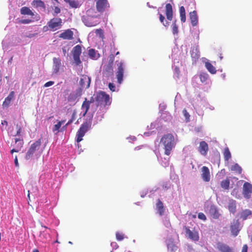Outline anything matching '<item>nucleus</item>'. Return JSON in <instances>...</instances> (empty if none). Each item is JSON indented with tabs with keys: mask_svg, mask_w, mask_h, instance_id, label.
<instances>
[{
	"mask_svg": "<svg viewBox=\"0 0 252 252\" xmlns=\"http://www.w3.org/2000/svg\"><path fill=\"white\" fill-rule=\"evenodd\" d=\"M209 148L208 144L204 141H201L198 147V151L203 156L207 155Z\"/></svg>",
	"mask_w": 252,
	"mask_h": 252,
	"instance_id": "16",
	"label": "nucleus"
},
{
	"mask_svg": "<svg viewBox=\"0 0 252 252\" xmlns=\"http://www.w3.org/2000/svg\"><path fill=\"white\" fill-rule=\"evenodd\" d=\"M229 185L230 181L229 179L228 178L222 181L220 183V186L221 188L224 189H228L229 187Z\"/></svg>",
	"mask_w": 252,
	"mask_h": 252,
	"instance_id": "35",
	"label": "nucleus"
},
{
	"mask_svg": "<svg viewBox=\"0 0 252 252\" xmlns=\"http://www.w3.org/2000/svg\"><path fill=\"white\" fill-rule=\"evenodd\" d=\"M89 55L90 57L93 60H96L97 58V57L96 56V52L94 49H91L89 50Z\"/></svg>",
	"mask_w": 252,
	"mask_h": 252,
	"instance_id": "40",
	"label": "nucleus"
},
{
	"mask_svg": "<svg viewBox=\"0 0 252 252\" xmlns=\"http://www.w3.org/2000/svg\"><path fill=\"white\" fill-rule=\"evenodd\" d=\"M198 218L200 220H203L204 221L207 220L206 216L203 213H199L198 214Z\"/></svg>",
	"mask_w": 252,
	"mask_h": 252,
	"instance_id": "51",
	"label": "nucleus"
},
{
	"mask_svg": "<svg viewBox=\"0 0 252 252\" xmlns=\"http://www.w3.org/2000/svg\"><path fill=\"white\" fill-rule=\"evenodd\" d=\"M201 178L205 182H208L210 180V173L209 168L207 166H203L201 168Z\"/></svg>",
	"mask_w": 252,
	"mask_h": 252,
	"instance_id": "14",
	"label": "nucleus"
},
{
	"mask_svg": "<svg viewBox=\"0 0 252 252\" xmlns=\"http://www.w3.org/2000/svg\"><path fill=\"white\" fill-rule=\"evenodd\" d=\"M243 195L246 198H250L251 194L252 193V185L248 183L245 182L243 185Z\"/></svg>",
	"mask_w": 252,
	"mask_h": 252,
	"instance_id": "9",
	"label": "nucleus"
},
{
	"mask_svg": "<svg viewBox=\"0 0 252 252\" xmlns=\"http://www.w3.org/2000/svg\"><path fill=\"white\" fill-rule=\"evenodd\" d=\"M91 123L90 122H85L83 123L76 133V141L77 143L81 142L83 140V137L85 135L87 131L91 128Z\"/></svg>",
	"mask_w": 252,
	"mask_h": 252,
	"instance_id": "5",
	"label": "nucleus"
},
{
	"mask_svg": "<svg viewBox=\"0 0 252 252\" xmlns=\"http://www.w3.org/2000/svg\"><path fill=\"white\" fill-rule=\"evenodd\" d=\"M14 163H15V166H16L17 167H19V163H18V158H17V156H15Z\"/></svg>",
	"mask_w": 252,
	"mask_h": 252,
	"instance_id": "56",
	"label": "nucleus"
},
{
	"mask_svg": "<svg viewBox=\"0 0 252 252\" xmlns=\"http://www.w3.org/2000/svg\"><path fill=\"white\" fill-rule=\"evenodd\" d=\"M32 252H39V251L37 250V249H34L33 251H32Z\"/></svg>",
	"mask_w": 252,
	"mask_h": 252,
	"instance_id": "64",
	"label": "nucleus"
},
{
	"mask_svg": "<svg viewBox=\"0 0 252 252\" xmlns=\"http://www.w3.org/2000/svg\"><path fill=\"white\" fill-rule=\"evenodd\" d=\"M109 6L107 0H97L96 7L99 12H103L105 9Z\"/></svg>",
	"mask_w": 252,
	"mask_h": 252,
	"instance_id": "11",
	"label": "nucleus"
},
{
	"mask_svg": "<svg viewBox=\"0 0 252 252\" xmlns=\"http://www.w3.org/2000/svg\"><path fill=\"white\" fill-rule=\"evenodd\" d=\"M73 33L70 30H67L61 33L59 37L64 39L71 40L73 39Z\"/></svg>",
	"mask_w": 252,
	"mask_h": 252,
	"instance_id": "21",
	"label": "nucleus"
},
{
	"mask_svg": "<svg viewBox=\"0 0 252 252\" xmlns=\"http://www.w3.org/2000/svg\"><path fill=\"white\" fill-rule=\"evenodd\" d=\"M205 67L210 73L214 74L216 73V68L209 62L205 63Z\"/></svg>",
	"mask_w": 252,
	"mask_h": 252,
	"instance_id": "29",
	"label": "nucleus"
},
{
	"mask_svg": "<svg viewBox=\"0 0 252 252\" xmlns=\"http://www.w3.org/2000/svg\"><path fill=\"white\" fill-rule=\"evenodd\" d=\"M39 237L43 242H45L49 237V234L45 231H43L39 235Z\"/></svg>",
	"mask_w": 252,
	"mask_h": 252,
	"instance_id": "37",
	"label": "nucleus"
},
{
	"mask_svg": "<svg viewBox=\"0 0 252 252\" xmlns=\"http://www.w3.org/2000/svg\"><path fill=\"white\" fill-rule=\"evenodd\" d=\"M69 4L70 6L72 8H77L79 6V3L78 1H75V0H70V1H69Z\"/></svg>",
	"mask_w": 252,
	"mask_h": 252,
	"instance_id": "43",
	"label": "nucleus"
},
{
	"mask_svg": "<svg viewBox=\"0 0 252 252\" xmlns=\"http://www.w3.org/2000/svg\"><path fill=\"white\" fill-rule=\"evenodd\" d=\"M228 209L229 211L234 213L236 211V202L234 200H231L229 201L228 206Z\"/></svg>",
	"mask_w": 252,
	"mask_h": 252,
	"instance_id": "32",
	"label": "nucleus"
},
{
	"mask_svg": "<svg viewBox=\"0 0 252 252\" xmlns=\"http://www.w3.org/2000/svg\"><path fill=\"white\" fill-rule=\"evenodd\" d=\"M20 13L22 15H28L30 16H33L34 13L32 10L27 6L23 7L20 9Z\"/></svg>",
	"mask_w": 252,
	"mask_h": 252,
	"instance_id": "27",
	"label": "nucleus"
},
{
	"mask_svg": "<svg viewBox=\"0 0 252 252\" xmlns=\"http://www.w3.org/2000/svg\"><path fill=\"white\" fill-rule=\"evenodd\" d=\"M116 239L118 241H122L124 238V235L120 232H117L116 234Z\"/></svg>",
	"mask_w": 252,
	"mask_h": 252,
	"instance_id": "47",
	"label": "nucleus"
},
{
	"mask_svg": "<svg viewBox=\"0 0 252 252\" xmlns=\"http://www.w3.org/2000/svg\"><path fill=\"white\" fill-rule=\"evenodd\" d=\"M91 101H87V98H85V100L82 103L81 109L84 111L83 116H85L87 113L90 106Z\"/></svg>",
	"mask_w": 252,
	"mask_h": 252,
	"instance_id": "23",
	"label": "nucleus"
},
{
	"mask_svg": "<svg viewBox=\"0 0 252 252\" xmlns=\"http://www.w3.org/2000/svg\"><path fill=\"white\" fill-rule=\"evenodd\" d=\"M12 60H13V57H11L10 58V59L9 60V61H8V63H12Z\"/></svg>",
	"mask_w": 252,
	"mask_h": 252,
	"instance_id": "63",
	"label": "nucleus"
},
{
	"mask_svg": "<svg viewBox=\"0 0 252 252\" xmlns=\"http://www.w3.org/2000/svg\"><path fill=\"white\" fill-rule=\"evenodd\" d=\"M14 95L15 92L14 91H11L9 93L7 97L5 98L4 101L3 102V107H8L9 106L11 100H13L14 97Z\"/></svg>",
	"mask_w": 252,
	"mask_h": 252,
	"instance_id": "20",
	"label": "nucleus"
},
{
	"mask_svg": "<svg viewBox=\"0 0 252 252\" xmlns=\"http://www.w3.org/2000/svg\"><path fill=\"white\" fill-rule=\"evenodd\" d=\"M115 55L113 54H110L109 56V61L107 64L113 65Z\"/></svg>",
	"mask_w": 252,
	"mask_h": 252,
	"instance_id": "46",
	"label": "nucleus"
},
{
	"mask_svg": "<svg viewBox=\"0 0 252 252\" xmlns=\"http://www.w3.org/2000/svg\"><path fill=\"white\" fill-rule=\"evenodd\" d=\"M252 215V212L251 210L246 209L243 211L241 215V218L243 220H246L248 217Z\"/></svg>",
	"mask_w": 252,
	"mask_h": 252,
	"instance_id": "36",
	"label": "nucleus"
},
{
	"mask_svg": "<svg viewBox=\"0 0 252 252\" xmlns=\"http://www.w3.org/2000/svg\"><path fill=\"white\" fill-rule=\"evenodd\" d=\"M172 33L173 34H177L178 33V27L176 24V20H175L172 25Z\"/></svg>",
	"mask_w": 252,
	"mask_h": 252,
	"instance_id": "39",
	"label": "nucleus"
},
{
	"mask_svg": "<svg viewBox=\"0 0 252 252\" xmlns=\"http://www.w3.org/2000/svg\"><path fill=\"white\" fill-rule=\"evenodd\" d=\"M160 143L164 146L165 155L169 156L176 144L174 136L171 133L164 134L161 137Z\"/></svg>",
	"mask_w": 252,
	"mask_h": 252,
	"instance_id": "2",
	"label": "nucleus"
},
{
	"mask_svg": "<svg viewBox=\"0 0 252 252\" xmlns=\"http://www.w3.org/2000/svg\"><path fill=\"white\" fill-rule=\"evenodd\" d=\"M15 148L10 151L11 154H13L14 152H19L21 148L23 147L24 142L22 138H16L15 139Z\"/></svg>",
	"mask_w": 252,
	"mask_h": 252,
	"instance_id": "15",
	"label": "nucleus"
},
{
	"mask_svg": "<svg viewBox=\"0 0 252 252\" xmlns=\"http://www.w3.org/2000/svg\"><path fill=\"white\" fill-rule=\"evenodd\" d=\"M168 249L170 252H175V251H177L178 247L174 244H172L168 245Z\"/></svg>",
	"mask_w": 252,
	"mask_h": 252,
	"instance_id": "44",
	"label": "nucleus"
},
{
	"mask_svg": "<svg viewBox=\"0 0 252 252\" xmlns=\"http://www.w3.org/2000/svg\"><path fill=\"white\" fill-rule=\"evenodd\" d=\"M73 120L70 119L67 123V124L65 125V126H64V127H66V126H67L68 125L71 124L72 122H73Z\"/></svg>",
	"mask_w": 252,
	"mask_h": 252,
	"instance_id": "60",
	"label": "nucleus"
},
{
	"mask_svg": "<svg viewBox=\"0 0 252 252\" xmlns=\"http://www.w3.org/2000/svg\"><path fill=\"white\" fill-rule=\"evenodd\" d=\"M223 156L225 161H228L231 158V153L227 147L224 149Z\"/></svg>",
	"mask_w": 252,
	"mask_h": 252,
	"instance_id": "33",
	"label": "nucleus"
},
{
	"mask_svg": "<svg viewBox=\"0 0 252 252\" xmlns=\"http://www.w3.org/2000/svg\"><path fill=\"white\" fill-rule=\"evenodd\" d=\"M74 63L76 65H79L81 63L80 59V56H73Z\"/></svg>",
	"mask_w": 252,
	"mask_h": 252,
	"instance_id": "45",
	"label": "nucleus"
},
{
	"mask_svg": "<svg viewBox=\"0 0 252 252\" xmlns=\"http://www.w3.org/2000/svg\"><path fill=\"white\" fill-rule=\"evenodd\" d=\"M7 124H8L7 122L6 121L4 120V121H2V122H1V125H7Z\"/></svg>",
	"mask_w": 252,
	"mask_h": 252,
	"instance_id": "62",
	"label": "nucleus"
},
{
	"mask_svg": "<svg viewBox=\"0 0 252 252\" xmlns=\"http://www.w3.org/2000/svg\"><path fill=\"white\" fill-rule=\"evenodd\" d=\"M22 128H19V129H17L16 134L17 136H19L21 135V133L22 132Z\"/></svg>",
	"mask_w": 252,
	"mask_h": 252,
	"instance_id": "58",
	"label": "nucleus"
},
{
	"mask_svg": "<svg viewBox=\"0 0 252 252\" xmlns=\"http://www.w3.org/2000/svg\"><path fill=\"white\" fill-rule=\"evenodd\" d=\"M96 13L94 9L90 8L87 11L86 14L82 16V21L86 26L94 27L100 23V18Z\"/></svg>",
	"mask_w": 252,
	"mask_h": 252,
	"instance_id": "1",
	"label": "nucleus"
},
{
	"mask_svg": "<svg viewBox=\"0 0 252 252\" xmlns=\"http://www.w3.org/2000/svg\"><path fill=\"white\" fill-rule=\"evenodd\" d=\"M91 78L86 75L82 76L80 80V85L82 88L88 89L91 83Z\"/></svg>",
	"mask_w": 252,
	"mask_h": 252,
	"instance_id": "10",
	"label": "nucleus"
},
{
	"mask_svg": "<svg viewBox=\"0 0 252 252\" xmlns=\"http://www.w3.org/2000/svg\"><path fill=\"white\" fill-rule=\"evenodd\" d=\"M199 78L202 83H206V81L209 78V75L207 73L201 72L199 74Z\"/></svg>",
	"mask_w": 252,
	"mask_h": 252,
	"instance_id": "34",
	"label": "nucleus"
},
{
	"mask_svg": "<svg viewBox=\"0 0 252 252\" xmlns=\"http://www.w3.org/2000/svg\"><path fill=\"white\" fill-rule=\"evenodd\" d=\"M95 33L96 35L98 36L101 39L104 38V31L101 29H96L95 30Z\"/></svg>",
	"mask_w": 252,
	"mask_h": 252,
	"instance_id": "38",
	"label": "nucleus"
},
{
	"mask_svg": "<svg viewBox=\"0 0 252 252\" xmlns=\"http://www.w3.org/2000/svg\"><path fill=\"white\" fill-rule=\"evenodd\" d=\"M32 22V20L30 19H22L19 21V23L23 24H29Z\"/></svg>",
	"mask_w": 252,
	"mask_h": 252,
	"instance_id": "50",
	"label": "nucleus"
},
{
	"mask_svg": "<svg viewBox=\"0 0 252 252\" xmlns=\"http://www.w3.org/2000/svg\"><path fill=\"white\" fill-rule=\"evenodd\" d=\"M183 113L185 117L186 118V120L187 121H189V119L190 115L189 114V113L187 112V110L184 109L183 110Z\"/></svg>",
	"mask_w": 252,
	"mask_h": 252,
	"instance_id": "48",
	"label": "nucleus"
},
{
	"mask_svg": "<svg viewBox=\"0 0 252 252\" xmlns=\"http://www.w3.org/2000/svg\"><path fill=\"white\" fill-rule=\"evenodd\" d=\"M109 89L112 92H114L115 90V86L111 83H110L108 85Z\"/></svg>",
	"mask_w": 252,
	"mask_h": 252,
	"instance_id": "53",
	"label": "nucleus"
},
{
	"mask_svg": "<svg viewBox=\"0 0 252 252\" xmlns=\"http://www.w3.org/2000/svg\"><path fill=\"white\" fill-rule=\"evenodd\" d=\"M32 4L35 8H41L44 9L45 8L44 2L41 0H33Z\"/></svg>",
	"mask_w": 252,
	"mask_h": 252,
	"instance_id": "26",
	"label": "nucleus"
},
{
	"mask_svg": "<svg viewBox=\"0 0 252 252\" xmlns=\"http://www.w3.org/2000/svg\"><path fill=\"white\" fill-rule=\"evenodd\" d=\"M112 65L107 64L104 65L102 72L103 76L106 78L111 77L113 74V67Z\"/></svg>",
	"mask_w": 252,
	"mask_h": 252,
	"instance_id": "12",
	"label": "nucleus"
},
{
	"mask_svg": "<svg viewBox=\"0 0 252 252\" xmlns=\"http://www.w3.org/2000/svg\"><path fill=\"white\" fill-rule=\"evenodd\" d=\"M65 120H62L59 121L57 124H56L54 126V128L53 129V131H58L59 129L61 127L62 125L65 122Z\"/></svg>",
	"mask_w": 252,
	"mask_h": 252,
	"instance_id": "41",
	"label": "nucleus"
},
{
	"mask_svg": "<svg viewBox=\"0 0 252 252\" xmlns=\"http://www.w3.org/2000/svg\"><path fill=\"white\" fill-rule=\"evenodd\" d=\"M159 15V18L160 22L163 24V25L165 27H167L169 25V23L168 22H166L164 23V20H165L164 16L159 12L158 13Z\"/></svg>",
	"mask_w": 252,
	"mask_h": 252,
	"instance_id": "42",
	"label": "nucleus"
},
{
	"mask_svg": "<svg viewBox=\"0 0 252 252\" xmlns=\"http://www.w3.org/2000/svg\"><path fill=\"white\" fill-rule=\"evenodd\" d=\"M210 213L212 217L215 219H219L220 215L217 208L214 205H212L211 206L210 209Z\"/></svg>",
	"mask_w": 252,
	"mask_h": 252,
	"instance_id": "22",
	"label": "nucleus"
},
{
	"mask_svg": "<svg viewBox=\"0 0 252 252\" xmlns=\"http://www.w3.org/2000/svg\"><path fill=\"white\" fill-rule=\"evenodd\" d=\"M165 14L167 19L171 21L173 18V11L171 4L170 3H167L165 6Z\"/></svg>",
	"mask_w": 252,
	"mask_h": 252,
	"instance_id": "18",
	"label": "nucleus"
},
{
	"mask_svg": "<svg viewBox=\"0 0 252 252\" xmlns=\"http://www.w3.org/2000/svg\"><path fill=\"white\" fill-rule=\"evenodd\" d=\"M61 12V9L58 6H55L54 9V14L53 15H56L60 13Z\"/></svg>",
	"mask_w": 252,
	"mask_h": 252,
	"instance_id": "52",
	"label": "nucleus"
},
{
	"mask_svg": "<svg viewBox=\"0 0 252 252\" xmlns=\"http://www.w3.org/2000/svg\"><path fill=\"white\" fill-rule=\"evenodd\" d=\"M179 11H180V13H185L186 11H185V7L183 6H181L180 7Z\"/></svg>",
	"mask_w": 252,
	"mask_h": 252,
	"instance_id": "57",
	"label": "nucleus"
},
{
	"mask_svg": "<svg viewBox=\"0 0 252 252\" xmlns=\"http://www.w3.org/2000/svg\"><path fill=\"white\" fill-rule=\"evenodd\" d=\"M248 247L247 244L243 245L241 252H247Z\"/></svg>",
	"mask_w": 252,
	"mask_h": 252,
	"instance_id": "55",
	"label": "nucleus"
},
{
	"mask_svg": "<svg viewBox=\"0 0 252 252\" xmlns=\"http://www.w3.org/2000/svg\"><path fill=\"white\" fill-rule=\"evenodd\" d=\"M186 236L193 241H198L199 239V234L197 231L191 230L188 227L185 226Z\"/></svg>",
	"mask_w": 252,
	"mask_h": 252,
	"instance_id": "8",
	"label": "nucleus"
},
{
	"mask_svg": "<svg viewBox=\"0 0 252 252\" xmlns=\"http://www.w3.org/2000/svg\"><path fill=\"white\" fill-rule=\"evenodd\" d=\"M54 84V81H50L46 82L44 84V87H48L49 86H51L53 85Z\"/></svg>",
	"mask_w": 252,
	"mask_h": 252,
	"instance_id": "54",
	"label": "nucleus"
},
{
	"mask_svg": "<svg viewBox=\"0 0 252 252\" xmlns=\"http://www.w3.org/2000/svg\"><path fill=\"white\" fill-rule=\"evenodd\" d=\"M189 19L193 27L196 26L198 24V16L197 12L194 10L189 13Z\"/></svg>",
	"mask_w": 252,
	"mask_h": 252,
	"instance_id": "19",
	"label": "nucleus"
},
{
	"mask_svg": "<svg viewBox=\"0 0 252 252\" xmlns=\"http://www.w3.org/2000/svg\"><path fill=\"white\" fill-rule=\"evenodd\" d=\"M48 29H49L48 26H44L43 28V30L44 32L48 31Z\"/></svg>",
	"mask_w": 252,
	"mask_h": 252,
	"instance_id": "61",
	"label": "nucleus"
},
{
	"mask_svg": "<svg viewBox=\"0 0 252 252\" xmlns=\"http://www.w3.org/2000/svg\"><path fill=\"white\" fill-rule=\"evenodd\" d=\"M95 100L97 106L105 107L106 106L110 105L111 103L109 95L101 91L96 93Z\"/></svg>",
	"mask_w": 252,
	"mask_h": 252,
	"instance_id": "4",
	"label": "nucleus"
},
{
	"mask_svg": "<svg viewBox=\"0 0 252 252\" xmlns=\"http://www.w3.org/2000/svg\"><path fill=\"white\" fill-rule=\"evenodd\" d=\"M156 206L159 215L162 216L164 213V209L162 202L159 199H158Z\"/></svg>",
	"mask_w": 252,
	"mask_h": 252,
	"instance_id": "28",
	"label": "nucleus"
},
{
	"mask_svg": "<svg viewBox=\"0 0 252 252\" xmlns=\"http://www.w3.org/2000/svg\"><path fill=\"white\" fill-rule=\"evenodd\" d=\"M82 52L81 46L77 45L73 47L72 49L73 56H80Z\"/></svg>",
	"mask_w": 252,
	"mask_h": 252,
	"instance_id": "31",
	"label": "nucleus"
},
{
	"mask_svg": "<svg viewBox=\"0 0 252 252\" xmlns=\"http://www.w3.org/2000/svg\"><path fill=\"white\" fill-rule=\"evenodd\" d=\"M217 248L220 252H233L228 246L224 244H218Z\"/></svg>",
	"mask_w": 252,
	"mask_h": 252,
	"instance_id": "24",
	"label": "nucleus"
},
{
	"mask_svg": "<svg viewBox=\"0 0 252 252\" xmlns=\"http://www.w3.org/2000/svg\"><path fill=\"white\" fill-rule=\"evenodd\" d=\"M53 72L55 74H57L60 69L61 66V60L58 58H53Z\"/></svg>",
	"mask_w": 252,
	"mask_h": 252,
	"instance_id": "17",
	"label": "nucleus"
},
{
	"mask_svg": "<svg viewBox=\"0 0 252 252\" xmlns=\"http://www.w3.org/2000/svg\"><path fill=\"white\" fill-rule=\"evenodd\" d=\"M230 170L239 174H241L242 172L241 167L238 163H235L234 165H232Z\"/></svg>",
	"mask_w": 252,
	"mask_h": 252,
	"instance_id": "30",
	"label": "nucleus"
},
{
	"mask_svg": "<svg viewBox=\"0 0 252 252\" xmlns=\"http://www.w3.org/2000/svg\"><path fill=\"white\" fill-rule=\"evenodd\" d=\"M76 113L75 111H74L72 114L71 119L73 121H74L76 118Z\"/></svg>",
	"mask_w": 252,
	"mask_h": 252,
	"instance_id": "59",
	"label": "nucleus"
},
{
	"mask_svg": "<svg viewBox=\"0 0 252 252\" xmlns=\"http://www.w3.org/2000/svg\"><path fill=\"white\" fill-rule=\"evenodd\" d=\"M41 142L42 139L40 138L31 145L26 154V159L29 160L32 158L34 155H37L38 154H41L42 153L43 150L41 148Z\"/></svg>",
	"mask_w": 252,
	"mask_h": 252,
	"instance_id": "3",
	"label": "nucleus"
},
{
	"mask_svg": "<svg viewBox=\"0 0 252 252\" xmlns=\"http://www.w3.org/2000/svg\"><path fill=\"white\" fill-rule=\"evenodd\" d=\"M47 25L50 30L54 32L62 28L63 21L60 18H54L48 22Z\"/></svg>",
	"mask_w": 252,
	"mask_h": 252,
	"instance_id": "7",
	"label": "nucleus"
},
{
	"mask_svg": "<svg viewBox=\"0 0 252 252\" xmlns=\"http://www.w3.org/2000/svg\"><path fill=\"white\" fill-rule=\"evenodd\" d=\"M116 63L117 66V69L116 71V76L117 79L118 83L120 84L122 83L123 80L125 65L124 62L122 61H117Z\"/></svg>",
	"mask_w": 252,
	"mask_h": 252,
	"instance_id": "6",
	"label": "nucleus"
},
{
	"mask_svg": "<svg viewBox=\"0 0 252 252\" xmlns=\"http://www.w3.org/2000/svg\"><path fill=\"white\" fill-rule=\"evenodd\" d=\"M190 55L192 58L198 59L200 57V52L197 46H194L191 48Z\"/></svg>",
	"mask_w": 252,
	"mask_h": 252,
	"instance_id": "25",
	"label": "nucleus"
},
{
	"mask_svg": "<svg viewBox=\"0 0 252 252\" xmlns=\"http://www.w3.org/2000/svg\"><path fill=\"white\" fill-rule=\"evenodd\" d=\"M240 223L239 220H234L230 226V230L232 235L236 236L238 234L240 229H239Z\"/></svg>",
	"mask_w": 252,
	"mask_h": 252,
	"instance_id": "13",
	"label": "nucleus"
},
{
	"mask_svg": "<svg viewBox=\"0 0 252 252\" xmlns=\"http://www.w3.org/2000/svg\"><path fill=\"white\" fill-rule=\"evenodd\" d=\"M180 16L181 18V22L185 23L186 21V12L185 13H180Z\"/></svg>",
	"mask_w": 252,
	"mask_h": 252,
	"instance_id": "49",
	"label": "nucleus"
}]
</instances>
